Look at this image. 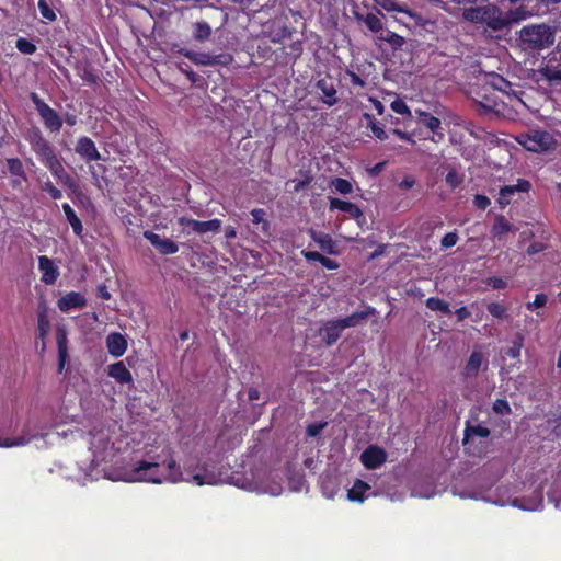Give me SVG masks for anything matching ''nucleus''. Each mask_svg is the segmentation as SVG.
<instances>
[{
    "label": "nucleus",
    "mask_w": 561,
    "mask_h": 561,
    "mask_svg": "<svg viewBox=\"0 0 561 561\" xmlns=\"http://www.w3.org/2000/svg\"><path fill=\"white\" fill-rule=\"evenodd\" d=\"M386 450L377 445L368 446L360 455V461L368 470H375L387 461Z\"/></svg>",
    "instance_id": "6e6552de"
},
{
    "label": "nucleus",
    "mask_w": 561,
    "mask_h": 561,
    "mask_svg": "<svg viewBox=\"0 0 561 561\" xmlns=\"http://www.w3.org/2000/svg\"><path fill=\"white\" fill-rule=\"evenodd\" d=\"M313 240L320 245V249L329 254H334L335 243L328 234H316L312 233Z\"/></svg>",
    "instance_id": "e433bc0d"
},
{
    "label": "nucleus",
    "mask_w": 561,
    "mask_h": 561,
    "mask_svg": "<svg viewBox=\"0 0 561 561\" xmlns=\"http://www.w3.org/2000/svg\"><path fill=\"white\" fill-rule=\"evenodd\" d=\"M458 240V236L455 232H449L445 234V237L442 239V247L444 249L450 248L456 244Z\"/></svg>",
    "instance_id": "6e6d98bb"
},
{
    "label": "nucleus",
    "mask_w": 561,
    "mask_h": 561,
    "mask_svg": "<svg viewBox=\"0 0 561 561\" xmlns=\"http://www.w3.org/2000/svg\"><path fill=\"white\" fill-rule=\"evenodd\" d=\"M463 18L472 23H484L493 31L503 30L507 25L502 12L493 4L467 8Z\"/></svg>",
    "instance_id": "f03ea898"
},
{
    "label": "nucleus",
    "mask_w": 561,
    "mask_h": 561,
    "mask_svg": "<svg viewBox=\"0 0 561 561\" xmlns=\"http://www.w3.org/2000/svg\"><path fill=\"white\" fill-rule=\"evenodd\" d=\"M251 215L252 222L256 226V229L268 236V222L265 219L266 213L263 209H253Z\"/></svg>",
    "instance_id": "473e14b6"
},
{
    "label": "nucleus",
    "mask_w": 561,
    "mask_h": 561,
    "mask_svg": "<svg viewBox=\"0 0 561 561\" xmlns=\"http://www.w3.org/2000/svg\"><path fill=\"white\" fill-rule=\"evenodd\" d=\"M391 108L399 114H410L409 107L403 101H393Z\"/></svg>",
    "instance_id": "13d9d810"
},
{
    "label": "nucleus",
    "mask_w": 561,
    "mask_h": 561,
    "mask_svg": "<svg viewBox=\"0 0 561 561\" xmlns=\"http://www.w3.org/2000/svg\"><path fill=\"white\" fill-rule=\"evenodd\" d=\"M230 484L236 485L239 489H245V474L243 473H233L229 477Z\"/></svg>",
    "instance_id": "864d4df0"
},
{
    "label": "nucleus",
    "mask_w": 561,
    "mask_h": 561,
    "mask_svg": "<svg viewBox=\"0 0 561 561\" xmlns=\"http://www.w3.org/2000/svg\"><path fill=\"white\" fill-rule=\"evenodd\" d=\"M415 181L410 178V176H407L403 179V181L400 183V187L401 188H405V190H409L411 188L413 185H414Z\"/></svg>",
    "instance_id": "69168bd1"
},
{
    "label": "nucleus",
    "mask_w": 561,
    "mask_h": 561,
    "mask_svg": "<svg viewBox=\"0 0 561 561\" xmlns=\"http://www.w3.org/2000/svg\"><path fill=\"white\" fill-rule=\"evenodd\" d=\"M211 35V28L208 23L204 21L196 22L194 24L193 36L198 42L208 39Z\"/></svg>",
    "instance_id": "c9c22d12"
},
{
    "label": "nucleus",
    "mask_w": 561,
    "mask_h": 561,
    "mask_svg": "<svg viewBox=\"0 0 561 561\" xmlns=\"http://www.w3.org/2000/svg\"><path fill=\"white\" fill-rule=\"evenodd\" d=\"M75 151L87 162L101 160V154L94 141L87 136H82L78 139Z\"/></svg>",
    "instance_id": "2eb2a0df"
},
{
    "label": "nucleus",
    "mask_w": 561,
    "mask_h": 561,
    "mask_svg": "<svg viewBox=\"0 0 561 561\" xmlns=\"http://www.w3.org/2000/svg\"><path fill=\"white\" fill-rule=\"evenodd\" d=\"M180 54L188 58L195 65L201 66L228 65L231 61V56L229 55H210L187 49H181Z\"/></svg>",
    "instance_id": "0eeeda50"
},
{
    "label": "nucleus",
    "mask_w": 561,
    "mask_h": 561,
    "mask_svg": "<svg viewBox=\"0 0 561 561\" xmlns=\"http://www.w3.org/2000/svg\"><path fill=\"white\" fill-rule=\"evenodd\" d=\"M473 203L479 209H485L491 204L490 198L484 195H476Z\"/></svg>",
    "instance_id": "4d7b16f0"
},
{
    "label": "nucleus",
    "mask_w": 561,
    "mask_h": 561,
    "mask_svg": "<svg viewBox=\"0 0 561 561\" xmlns=\"http://www.w3.org/2000/svg\"><path fill=\"white\" fill-rule=\"evenodd\" d=\"M387 11H400L398 5L392 0H383L382 3H380Z\"/></svg>",
    "instance_id": "0e129e2a"
},
{
    "label": "nucleus",
    "mask_w": 561,
    "mask_h": 561,
    "mask_svg": "<svg viewBox=\"0 0 561 561\" xmlns=\"http://www.w3.org/2000/svg\"><path fill=\"white\" fill-rule=\"evenodd\" d=\"M479 80L484 87H490L506 94L512 90V83L495 72L483 73Z\"/></svg>",
    "instance_id": "a211bd4d"
},
{
    "label": "nucleus",
    "mask_w": 561,
    "mask_h": 561,
    "mask_svg": "<svg viewBox=\"0 0 561 561\" xmlns=\"http://www.w3.org/2000/svg\"><path fill=\"white\" fill-rule=\"evenodd\" d=\"M62 210H64L65 216H66L68 222L70 224L73 232L77 236H81L83 227H82L81 220L76 215L75 210L71 208V206L69 204H64Z\"/></svg>",
    "instance_id": "c756f323"
},
{
    "label": "nucleus",
    "mask_w": 561,
    "mask_h": 561,
    "mask_svg": "<svg viewBox=\"0 0 561 561\" xmlns=\"http://www.w3.org/2000/svg\"><path fill=\"white\" fill-rule=\"evenodd\" d=\"M330 209H340L342 211L348 213L353 218L356 219L363 216V211L359 209L357 205L339 198L330 199Z\"/></svg>",
    "instance_id": "cd10ccee"
},
{
    "label": "nucleus",
    "mask_w": 561,
    "mask_h": 561,
    "mask_svg": "<svg viewBox=\"0 0 561 561\" xmlns=\"http://www.w3.org/2000/svg\"><path fill=\"white\" fill-rule=\"evenodd\" d=\"M311 179L307 178L306 180H293L290 183L293 184V188L295 192H299L302 190L306 185L310 183Z\"/></svg>",
    "instance_id": "052dcab7"
},
{
    "label": "nucleus",
    "mask_w": 561,
    "mask_h": 561,
    "mask_svg": "<svg viewBox=\"0 0 561 561\" xmlns=\"http://www.w3.org/2000/svg\"><path fill=\"white\" fill-rule=\"evenodd\" d=\"M260 399V392L257 389L250 388L248 389V401H254Z\"/></svg>",
    "instance_id": "774afa93"
},
{
    "label": "nucleus",
    "mask_w": 561,
    "mask_h": 561,
    "mask_svg": "<svg viewBox=\"0 0 561 561\" xmlns=\"http://www.w3.org/2000/svg\"><path fill=\"white\" fill-rule=\"evenodd\" d=\"M38 9L44 19L50 22L56 20V14L47 0H38Z\"/></svg>",
    "instance_id": "a18cd8bd"
},
{
    "label": "nucleus",
    "mask_w": 561,
    "mask_h": 561,
    "mask_svg": "<svg viewBox=\"0 0 561 561\" xmlns=\"http://www.w3.org/2000/svg\"><path fill=\"white\" fill-rule=\"evenodd\" d=\"M325 425H327L325 422H316V423L308 424L306 427L307 436L317 437L322 432V430L325 427Z\"/></svg>",
    "instance_id": "8fccbe9b"
},
{
    "label": "nucleus",
    "mask_w": 561,
    "mask_h": 561,
    "mask_svg": "<svg viewBox=\"0 0 561 561\" xmlns=\"http://www.w3.org/2000/svg\"><path fill=\"white\" fill-rule=\"evenodd\" d=\"M516 140L527 150L534 152L549 151L554 146L553 137L549 133L540 130L520 134L517 136Z\"/></svg>",
    "instance_id": "20e7f679"
},
{
    "label": "nucleus",
    "mask_w": 561,
    "mask_h": 561,
    "mask_svg": "<svg viewBox=\"0 0 561 561\" xmlns=\"http://www.w3.org/2000/svg\"><path fill=\"white\" fill-rule=\"evenodd\" d=\"M371 131L380 140H385L387 138L386 131L381 127H379L375 122H371Z\"/></svg>",
    "instance_id": "bf43d9fd"
},
{
    "label": "nucleus",
    "mask_w": 561,
    "mask_h": 561,
    "mask_svg": "<svg viewBox=\"0 0 561 561\" xmlns=\"http://www.w3.org/2000/svg\"><path fill=\"white\" fill-rule=\"evenodd\" d=\"M58 308L62 312H68L72 309H81L87 305L83 295L77 291H71L58 299Z\"/></svg>",
    "instance_id": "412c9836"
},
{
    "label": "nucleus",
    "mask_w": 561,
    "mask_h": 561,
    "mask_svg": "<svg viewBox=\"0 0 561 561\" xmlns=\"http://www.w3.org/2000/svg\"><path fill=\"white\" fill-rule=\"evenodd\" d=\"M520 39L529 48H546L553 44L554 31L547 24L527 25L520 31Z\"/></svg>",
    "instance_id": "7ed1b4c3"
},
{
    "label": "nucleus",
    "mask_w": 561,
    "mask_h": 561,
    "mask_svg": "<svg viewBox=\"0 0 561 561\" xmlns=\"http://www.w3.org/2000/svg\"><path fill=\"white\" fill-rule=\"evenodd\" d=\"M547 302V296L545 294H537L534 301L531 302H528L526 305L527 309L528 310H534L536 308H541L546 305Z\"/></svg>",
    "instance_id": "603ef678"
},
{
    "label": "nucleus",
    "mask_w": 561,
    "mask_h": 561,
    "mask_svg": "<svg viewBox=\"0 0 561 561\" xmlns=\"http://www.w3.org/2000/svg\"><path fill=\"white\" fill-rule=\"evenodd\" d=\"M304 255L308 261H319L320 262L321 259H323V255H321L319 252H316V251L305 252Z\"/></svg>",
    "instance_id": "e2e57ef3"
},
{
    "label": "nucleus",
    "mask_w": 561,
    "mask_h": 561,
    "mask_svg": "<svg viewBox=\"0 0 561 561\" xmlns=\"http://www.w3.org/2000/svg\"><path fill=\"white\" fill-rule=\"evenodd\" d=\"M539 73L549 82L561 81V56L552 55L546 65L539 69Z\"/></svg>",
    "instance_id": "6ab92c4d"
},
{
    "label": "nucleus",
    "mask_w": 561,
    "mask_h": 561,
    "mask_svg": "<svg viewBox=\"0 0 561 561\" xmlns=\"http://www.w3.org/2000/svg\"><path fill=\"white\" fill-rule=\"evenodd\" d=\"M426 307L432 311H440L444 314H450L449 304L438 297H430L426 300Z\"/></svg>",
    "instance_id": "f704fd0d"
},
{
    "label": "nucleus",
    "mask_w": 561,
    "mask_h": 561,
    "mask_svg": "<svg viewBox=\"0 0 561 561\" xmlns=\"http://www.w3.org/2000/svg\"><path fill=\"white\" fill-rule=\"evenodd\" d=\"M107 374L121 385L133 382L131 373L122 360L110 365Z\"/></svg>",
    "instance_id": "393cba45"
},
{
    "label": "nucleus",
    "mask_w": 561,
    "mask_h": 561,
    "mask_svg": "<svg viewBox=\"0 0 561 561\" xmlns=\"http://www.w3.org/2000/svg\"><path fill=\"white\" fill-rule=\"evenodd\" d=\"M474 102L480 114H488L497 111L499 103L494 95L488 93V88L481 87L474 91Z\"/></svg>",
    "instance_id": "9b49d317"
},
{
    "label": "nucleus",
    "mask_w": 561,
    "mask_h": 561,
    "mask_svg": "<svg viewBox=\"0 0 561 561\" xmlns=\"http://www.w3.org/2000/svg\"><path fill=\"white\" fill-rule=\"evenodd\" d=\"M193 480L197 485L215 484L217 481L215 474L207 471L195 473Z\"/></svg>",
    "instance_id": "c03bdc74"
},
{
    "label": "nucleus",
    "mask_w": 561,
    "mask_h": 561,
    "mask_svg": "<svg viewBox=\"0 0 561 561\" xmlns=\"http://www.w3.org/2000/svg\"><path fill=\"white\" fill-rule=\"evenodd\" d=\"M542 501L541 490H536L529 497H515L512 504L524 511H536L542 506Z\"/></svg>",
    "instance_id": "5701e85b"
},
{
    "label": "nucleus",
    "mask_w": 561,
    "mask_h": 561,
    "mask_svg": "<svg viewBox=\"0 0 561 561\" xmlns=\"http://www.w3.org/2000/svg\"><path fill=\"white\" fill-rule=\"evenodd\" d=\"M524 337L520 334H517L516 340L512 342V345L506 350L505 354L510 358H518L520 356V350L523 347Z\"/></svg>",
    "instance_id": "a19ab883"
},
{
    "label": "nucleus",
    "mask_w": 561,
    "mask_h": 561,
    "mask_svg": "<svg viewBox=\"0 0 561 561\" xmlns=\"http://www.w3.org/2000/svg\"><path fill=\"white\" fill-rule=\"evenodd\" d=\"M179 224L182 227L190 228L192 231L204 234L206 232H217L220 228V220L218 219H211L207 221H198L195 219L181 217L179 218Z\"/></svg>",
    "instance_id": "ddd939ff"
},
{
    "label": "nucleus",
    "mask_w": 561,
    "mask_h": 561,
    "mask_svg": "<svg viewBox=\"0 0 561 561\" xmlns=\"http://www.w3.org/2000/svg\"><path fill=\"white\" fill-rule=\"evenodd\" d=\"M530 183L527 180H518L515 185H506L500 190L499 204L502 208L507 206L512 202V197L516 193L528 192L530 190Z\"/></svg>",
    "instance_id": "dca6fc26"
},
{
    "label": "nucleus",
    "mask_w": 561,
    "mask_h": 561,
    "mask_svg": "<svg viewBox=\"0 0 561 561\" xmlns=\"http://www.w3.org/2000/svg\"><path fill=\"white\" fill-rule=\"evenodd\" d=\"M331 185L334 187L336 192L343 195L350 194L353 190L351 182L342 178L334 179L331 182Z\"/></svg>",
    "instance_id": "79ce46f5"
},
{
    "label": "nucleus",
    "mask_w": 561,
    "mask_h": 561,
    "mask_svg": "<svg viewBox=\"0 0 561 561\" xmlns=\"http://www.w3.org/2000/svg\"><path fill=\"white\" fill-rule=\"evenodd\" d=\"M16 48L19 49V51L26 55H32L36 50V46L26 38H19L16 41Z\"/></svg>",
    "instance_id": "de8ad7c7"
},
{
    "label": "nucleus",
    "mask_w": 561,
    "mask_h": 561,
    "mask_svg": "<svg viewBox=\"0 0 561 561\" xmlns=\"http://www.w3.org/2000/svg\"><path fill=\"white\" fill-rule=\"evenodd\" d=\"M512 225L503 217L500 216L496 218L492 231L496 236H502L511 231Z\"/></svg>",
    "instance_id": "ea45409f"
},
{
    "label": "nucleus",
    "mask_w": 561,
    "mask_h": 561,
    "mask_svg": "<svg viewBox=\"0 0 561 561\" xmlns=\"http://www.w3.org/2000/svg\"><path fill=\"white\" fill-rule=\"evenodd\" d=\"M344 329L339 319L324 322L319 329V335L327 346H332L341 337Z\"/></svg>",
    "instance_id": "4468645a"
},
{
    "label": "nucleus",
    "mask_w": 561,
    "mask_h": 561,
    "mask_svg": "<svg viewBox=\"0 0 561 561\" xmlns=\"http://www.w3.org/2000/svg\"><path fill=\"white\" fill-rule=\"evenodd\" d=\"M43 190L48 192L53 199H60L62 197L61 191L57 188L50 181H47L43 184Z\"/></svg>",
    "instance_id": "3c124183"
},
{
    "label": "nucleus",
    "mask_w": 561,
    "mask_h": 561,
    "mask_svg": "<svg viewBox=\"0 0 561 561\" xmlns=\"http://www.w3.org/2000/svg\"><path fill=\"white\" fill-rule=\"evenodd\" d=\"M32 101L34 102L35 107L46 128H48L50 131H59L62 126V121L57 112L43 100H41L35 93L32 94Z\"/></svg>",
    "instance_id": "39448f33"
},
{
    "label": "nucleus",
    "mask_w": 561,
    "mask_h": 561,
    "mask_svg": "<svg viewBox=\"0 0 561 561\" xmlns=\"http://www.w3.org/2000/svg\"><path fill=\"white\" fill-rule=\"evenodd\" d=\"M380 38L388 42L393 48H400L404 44V38L397 33L388 32L386 36L381 35Z\"/></svg>",
    "instance_id": "09e8293b"
},
{
    "label": "nucleus",
    "mask_w": 561,
    "mask_h": 561,
    "mask_svg": "<svg viewBox=\"0 0 561 561\" xmlns=\"http://www.w3.org/2000/svg\"><path fill=\"white\" fill-rule=\"evenodd\" d=\"M371 489V486L360 480V479H356L352 485V488L347 491V499L351 501V502H358V503H362L364 502L365 500V493L367 491H369Z\"/></svg>",
    "instance_id": "bb28decb"
},
{
    "label": "nucleus",
    "mask_w": 561,
    "mask_h": 561,
    "mask_svg": "<svg viewBox=\"0 0 561 561\" xmlns=\"http://www.w3.org/2000/svg\"><path fill=\"white\" fill-rule=\"evenodd\" d=\"M377 314L376 308L367 306L364 310L355 311L347 317L339 318L342 328H355L360 325L368 317Z\"/></svg>",
    "instance_id": "aec40b11"
},
{
    "label": "nucleus",
    "mask_w": 561,
    "mask_h": 561,
    "mask_svg": "<svg viewBox=\"0 0 561 561\" xmlns=\"http://www.w3.org/2000/svg\"><path fill=\"white\" fill-rule=\"evenodd\" d=\"M455 313H456V317H457L458 321H463L465 319H467L471 314L467 307L458 308Z\"/></svg>",
    "instance_id": "680f3d73"
},
{
    "label": "nucleus",
    "mask_w": 561,
    "mask_h": 561,
    "mask_svg": "<svg viewBox=\"0 0 561 561\" xmlns=\"http://www.w3.org/2000/svg\"><path fill=\"white\" fill-rule=\"evenodd\" d=\"M39 270L43 273L41 280H56L58 277V268L55 265L54 261L48 259L47 256H39Z\"/></svg>",
    "instance_id": "c85d7f7f"
},
{
    "label": "nucleus",
    "mask_w": 561,
    "mask_h": 561,
    "mask_svg": "<svg viewBox=\"0 0 561 561\" xmlns=\"http://www.w3.org/2000/svg\"><path fill=\"white\" fill-rule=\"evenodd\" d=\"M50 331V322L48 320L47 313L45 310L39 311L37 314V333H36V344L41 342V353H44L46 350V337Z\"/></svg>",
    "instance_id": "b1692460"
},
{
    "label": "nucleus",
    "mask_w": 561,
    "mask_h": 561,
    "mask_svg": "<svg viewBox=\"0 0 561 561\" xmlns=\"http://www.w3.org/2000/svg\"><path fill=\"white\" fill-rule=\"evenodd\" d=\"M54 178L57 179L59 183L71 190L72 192H77L78 184L73 180V178L66 171L64 168L60 159L57 157L53 161H50L48 164L45 165Z\"/></svg>",
    "instance_id": "f8f14e48"
},
{
    "label": "nucleus",
    "mask_w": 561,
    "mask_h": 561,
    "mask_svg": "<svg viewBox=\"0 0 561 561\" xmlns=\"http://www.w3.org/2000/svg\"><path fill=\"white\" fill-rule=\"evenodd\" d=\"M144 237L161 255H170L179 251V245L176 242L156 232L146 230L144 232Z\"/></svg>",
    "instance_id": "9d476101"
},
{
    "label": "nucleus",
    "mask_w": 561,
    "mask_h": 561,
    "mask_svg": "<svg viewBox=\"0 0 561 561\" xmlns=\"http://www.w3.org/2000/svg\"><path fill=\"white\" fill-rule=\"evenodd\" d=\"M28 141H30L32 150L38 156L39 160L44 163V165L48 164L50 161H53L54 159H56L58 157L55 153L54 148L42 136L39 130H34L30 135Z\"/></svg>",
    "instance_id": "423d86ee"
},
{
    "label": "nucleus",
    "mask_w": 561,
    "mask_h": 561,
    "mask_svg": "<svg viewBox=\"0 0 561 561\" xmlns=\"http://www.w3.org/2000/svg\"><path fill=\"white\" fill-rule=\"evenodd\" d=\"M482 365L488 366V360L484 358L483 353L479 346H476L467 359L461 375L465 379L476 378Z\"/></svg>",
    "instance_id": "1a4fd4ad"
},
{
    "label": "nucleus",
    "mask_w": 561,
    "mask_h": 561,
    "mask_svg": "<svg viewBox=\"0 0 561 561\" xmlns=\"http://www.w3.org/2000/svg\"><path fill=\"white\" fill-rule=\"evenodd\" d=\"M317 85L323 93V95L325 98L324 102L327 104L333 105L336 103V99H335L336 90L334 89L333 84L330 81H328L325 79H321L318 81Z\"/></svg>",
    "instance_id": "2f4dec72"
},
{
    "label": "nucleus",
    "mask_w": 561,
    "mask_h": 561,
    "mask_svg": "<svg viewBox=\"0 0 561 561\" xmlns=\"http://www.w3.org/2000/svg\"><path fill=\"white\" fill-rule=\"evenodd\" d=\"M320 263H321L323 266H325V267H328V268H330V270H333V268H336V267H337V264H336L334 261H332L331 259H328V257H325V256H323V259H321Z\"/></svg>",
    "instance_id": "338daca9"
},
{
    "label": "nucleus",
    "mask_w": 561,
    "mask_h": 561,
    "mask_svg": "<svg viewBox=\"0 0 561 561\" xmlns=\"http://www.w3.org/2000/svg\"><path fill=\"white\" fill-rule=\"evenodd\" d=\"M33 438H35V435H28L25 428H23L21 436L4 439L0 438V447L24 446L31 443Z\"/></svg>",
    "instance_id": "7c9ffc66"
},
{
    "label": "nucleus",
    "mask_w": 561,
    "mask_h": 561,
    "mask_svg": "<svg viewBox=\"0 0 561 561\" xmlns=\"http://www.w3.org/2000/svg\"><path fill=\"white\" fill-rule=\"evenodd\" d=\"M491 434V431L482 425H472L469 421L466 422L463 431L462 445L467 447L474 436L486 438Z\"/></svg>",
    "instance_id": "a878e982"
},
{
    "label": "nucleus",
    "mask_w": 561,
    "mask_h": 561,
    "mask_svg": "<svg viewBox=\"0 0 561 561\" xmlns=\"http://www.w3.org/2000/svg\"><path fill=\"white\" fill-rule=\"evenodd\" d=\"M8 170L12 175L26 180L23 163L18 158H10L7 160Z\"/></svg>",
    "instance_id": "4c0bfd02"
},
{
    "label": "nucleus",
    "mask_w": 561,
    "mask_h": 561,
    "mask_svg": "<svg viewBox=\"0 0 561 561\" xmlns=\"http://www.w3.org/2000/svg\"><path fill=\"white\" fill-rule=\"evenodd\" d=\"M415 113L419 115V122L431 131H436L439 128L440 121L437 117L422 111H415Z\"/></svg>",
    "instance_id": "72a5a7b5"
},
{
    "label": "nucleus",
    "mask_w": 561,
    "mask_h": 561,
    "mask_svg": "<svg viewBox=\"0 0 561 561\" xmlns=\"http://www.w3.org/2000/svg\"><path fill=\"white\" fill-rule=\"evenodd\" d=\"M106 347L112 356L121 357L127 350V341L123 334L113 332L106 337Z\"/></svg>",
    "instance_id": "4be33fe9"
},
{
    "label": "nucleus",
    "mask_w": 561,
    "mask_h": 561,
    "mask_svg": "<svg viewBox=\"0 0 561 561\" xmlns=\"http://www.w3.org/2000/svg\"><path fill=\"white\" fill-rule=\"evenodd\" d=\"M364 22L371 32H378L382 28L381 20L375 14H367Z\"/></svg>",
    "instance_id": "49530a36"
},
{
    "label": "nucleus",
    "mask_w": 561,
    "mask_h": 561,
    "mask_svg": "<svg viewBox=\"0 0 561 561\" xmlns=\"http://www.w3.org/2000/svg\"><path fill=\"white\" fill-rule=\"evenodd\" d=\"M134 471L139 480L151 483H162L168 480L176 481L181 474L180 467L172 457L162 463L140 460Z\"/></svg>",
    "instance_id": "f257e3e1"
},
{
    "label": "nucleus",
    "mask_w": 561,
    "mask_h": 561,
    "mask_svg": "<svg viewBox=\"0 0 561 561\" xmlns=\"http://www.w3.org/2000/svg\"><path fill=\"white\" fill-rule=\"evenodd\" d=\"M462 179L455 170H450L446 175V182L451 188L457 187L461 183Z\"/></svg>",
    "instance_id": "5fc2aeb1"
},
{
    "label": "nucleus",
    "mask_w": 561,
    "mask_h": 561,
    "mask_svg": "<svg viewBox=\"0 0 561 561\" xmlns=\"http://www.w3.org/2000/svg\"><path fill=\"white\" fill-rule=\"evenodd\" d=\"M489 313L497 319H504L507 317V308L500 302H490L486 305Z\"/></svg>",
    "instance_id": "58836bf2"
},
{
    "label": "nucleus",
    "mask_w": 561,
    "mask_h": 561,
    "mask_svg": "<svg viewBox=\"0 0 561 561\" xmlns=\"http://www.w3.org/2000/svg\"><path fill=\"white\" fill-rule=\"evenodd\" d=\"M56 342L58 348V373H62L69 357L67 330L62 325L56 329Z\"/></svg>",
    "instance_id": "f3484780"
},
{
    "label": "nucleus",
    "mask_w": 561,
    "mask_h": 561,
    "mask_svg": "<svg viewBox=\"0 0 561 561\" xmlns=\"http://www.w3.org/2000/svg\"><path fill=\"white\" fill-rule=\"evenodd\" d=\"M492 410L500 415H510L512 413V409L506 399H496L492 404Z\"/></svg>",
    "instance_id": "37998d69"
}]
</instances>
